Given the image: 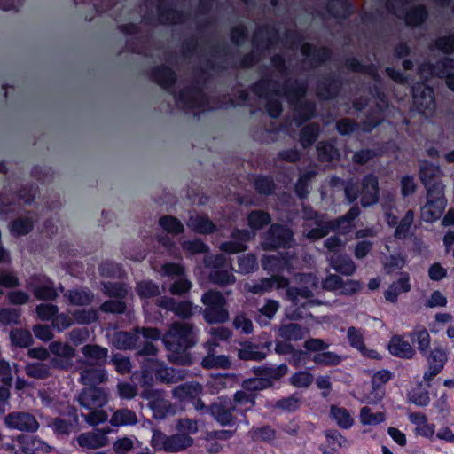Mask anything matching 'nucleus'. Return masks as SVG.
<instances>
[{
    "label": "nucleus",
    "mask_w": 454,
    "mask_h": 454,
    "mask_svg": "<svg viewBox=\"0 0 454 454\" xmlns=\"http://www.w3.org/2000/svg\"><path fill=\"white\" fill-rule=\"evenodd\" d=\"M145 11L142 16V21L153 25L182 24L186 20L183 11L177 10L172 0H145Z\"/></svg>",
    "instance_id": "7"
},
{
    "label": "nucleus",
    "mask_w": 454,
    "mask_h": 454,
    "mask_svg": "<svg viewBox=\"0 0 454 454\" xmlns=\"http://www.w3.org/2000/svg\"><path fill=\"white\" fill-rule=\"evenodd\" d=\"M332 267L343 275L350 276L356 270V265L352 259L347 255H337L331 259Z\"/></svg>",
    "instance_id": "59"
},
{
    "label": "nucleus",
    "mask_w": 454,
    "mask_h": 454,
    "mask_svg": "<svg viewBox=\"0 0 454 454\" xmlns=\"http://www.w3.org/2000/svg\"><path fill=\"white\" fill-rule=\"evenodd\" d=\"M24 371L30 378L46 380L51 375V364L43 362L28 363Z\"/></svg>",
    "instance_id": "53"
},
{
    "label": "nucleus",
    "mask_w": 454,
    "mask_h": 454,
    "mask_svg": "<svg viewBox=\"0 0 454 454\" xmlns=\"http://www.w3.org/2000/svg\"><path fill=\"white\" fill-rule=\"evenodd\" d=\"M411 290L410 277L407 273H402L400 278L393 282L384 293L385 299L395 303L401 293H407Z\"/></svg>",
    "instance_id": "40"
},
{
    "label": "nucleus",
    "mask_w": 454,
    "mask_h": 454,
    "mask_svg": "<svg viewBox=\"0 0 454 454\" xmlns=\"http://www.w3.org/2000/svg\"><path fill=\"white\" fill-rule=\"evenodd\" d=\"M231 399L228 396H218L216 400L208 406V414L222 427H232L236 424L237 419Z\"/></svg>",
    "instance_id": "14"
},
{
    "label": "nucleus",
    "mask_w": 454,
    "mask_h": 454,
    "mask_svg": "<svg viewBox=\"0 0 454 454\" xmlns=\"http://www.w3.org/2000/svg\"><path fill=\"white\" fill-rule=\"evenodd\" d=\"M262 266L266 271L278 276L294 267L293 259L286 253L285 255H269L262 260Z\"/></svg>",
    "instance_id": "33"
},
{
    "label": "nucleus",
    "mask_w": 454,
    "mask_h": 454,
    "mask_svg": "<svg viewBox=\"0 0 454 454\" xmlns=\"http://www.w3.org/2000/svg\"><path fill=\"white\" fill-rule=\"evenodd\" d=\"M307 329L302 325L289 322L282 324L278 329V335L286 341H298L304 339Z\"/></svg>",
    "instance_id": "42"
},
{
    "label": "nucleus",
    "mask_w": 454,
    "mask_h": 454,
    "mask_svg": "<svg viewBox=\"0 0 454 454\" xmlns=\"http://www.w3.org/2000/svg\"><path fill=\"white\" fill-rule=\"evenodd\" d=\"M413 104L420 113H431L435 108L434 94L431 87L424 82L412 86Z\"/></svg>",
    "instance_id": "21"
},
{
    "label": "nucleus",
    "mask_w": 454,
    "mask_h": 454,
    "mask_svg": "<svg viewBox=\"0 0 454 454\" xmlns=\"http://www.w3.org/2000/svg\"><path fill=\"white\" fill-rule=\"evenodd\" d=\"M329 343L322 339L309 338L305 340L303 347L313 353L311 360L318 366L331 367L339 365L342 357L335 352L327 351Z\"/></svg>",
    "instance_id": "11"
},
{
    "label": "nucleus",
    "mask_w": 454,
    "mask_h": 454,
    "mask_svg": "<svg viewBox=\"0 0 454 454\" xmlns=\"http://www.w3.org/2000/svg\"><path fill=\"white\" fill-rule=\"evenodd\" d=\"M73 419L67 420L63 418H56L52 420L51 427L54 433L61 437L68 436L78 424V416L74 409L69 412Z\"/></svg>",
    "instance_id": "44"
},
{
    "label": "nucleus",
    "mask_w": 454,
    "mask_h": 454,
    "mask_svg": "<svg viewBox=\"0 0 454 454\" xmlns=\"http://www.w3.org/2000/svg\"><path fill=\"white\" fill-rule=\"evenodd\" d=\"M301 53L305 57L302 65L309 64L307 70L317 68L329 60L333 54L330 48L325 46L316 47L309 43H303L301 45Z\"/></svg>",
    "instance_id": "19"
},
{
    "label": "nucleus",
    "mask_w": 454,
    "mask_h": 454,
    "mask_svg": "<svg viewBox=\"0 0 454 454\" xmlns=\"http://www.w3.org/2000/svg\"><path fill=\"white\" fill-rule=\"evenodd\" d=\"M27 287L38 300L53 301L59 296L55 283L45 275L39 274L30 277Z\"/></svg>",
    "instance_id": "15"
},
{
    "label": "nucleus",
    "mask_w": 454,
    "mask_h": 454,
    "mask_svg": "<svg viewBox=\"0 0 454 454\" xmlns=\"http://www.w3.org/2000/svg\"><path fill=\"white\" fill-rule=\"evenodd\" d=\"M261 78L250 87L254 97L266 101L265 107L272 118L280 116L283 111L280 98H285L294 108V117L298 125L310 120L316 113V105L305 101L308 82L289 76V67L284 56L276 53L270 58V65L259 67Z\"/></svg>",
    "instance_id": "2"
},
{
    "label": "nucleus",
    "mask_w": 454,
    "mask_h": 454,
    "mask_svg": "<svg viewBox=\"0 0 454 454\" xmlns=\"http://www.w3.org/2000/svg\"><path fill=\"white\" fill-rule=\"evenodd\" d=\"M423 356L427 358L428 364V367L424 372L423 379L429 383L442 371L448 360V356L445 349L438 344H434L433 349H428L427 355Z\"/></svg>",
    "instance_id": "18"
},
{
    "label": "nucleus",
    "mask_w": 454,
    "mask_h": 454,
    "mask_svg": "<svg viewBox=\"0 0 454 454\" xmlns=\"http://www.w3.org/2000/svg\"><path fill=\"white\" fill-rule=\"evenodd\" d=\"M231 270L232 267L210 270L208 279L212 284L221 287L233 285L236 282V277Z\"/></svg>",
    "instance_id": "48"
},
{
    "label": "nucleus",
    "mask_w": 454,
    "mask_h": 454,
    "mask_svg": "<svg viewBox=\"0 0 454 454\" xmlns=\"http://www.w3.org/2000/svg\"><path fill=\"white\" fill-rule=\"evenodd\" d=\"M146 340H159L161 338L165 348L170 352L168 359L178 364H191L192 358L187 351L197 343V331L193 325L184 322H174L168 332L161 336L157 328H137Z\"/></svg>",
    "instance_id": "3"
},
{
    "label": "nucleus",
    "mask_w": 454,
    "mask_h": 454,
    "mask_svg": "<svg viewBox=\"0 0 454 454\" xmlns=\"http://www.w3.org/2000/svg\"><path fill=\"white\" fill-rule=\"evenodd\" d=\"M108 380V372L104 365L86 364L81 369L79 381L86 387H98Z\"/></svg>",
    "instance_id": "26"
},
{
    "label": "nucleus",
    "mask_w": 454,
    "mask_h": 454,
    "mask_svg": "<svg viewBox=\"0 0 454 454\" xmlns=\"http://www.w3.org/2000/svg\"><path fill=\"white\" fill-rule=\"evenodd\" d=\"M17 442L23 454H35L36 450H47L50 446L35 435L20 434Z\"/></svg>",
    "instance_id": "43"
},
{
    "label": "nucleus",
    "mask_w": 454,
    "mask_h": 454,
    "mask_svg": "<svg viewBox=\"0 0 454 454\" xmlns=\"http://www.w3.org/2000/svg\"><path fill=\"white\" fill-rule=\"evenodd\" d=\"M187 225L193 231L200 234H209L216 231V226L207 216L192 215L187 222Z\"/></svg>",
    "instance_id": "50"
},
{
    "label": "nucleus",
    "mask_w": 454,
    "mask_h": 454,
    "mask_svg": "<svg viewBox=\"0 0 454 454\" xmlns=\"http://www.w3.org/2000/svg\"><path fill=\"white\" fill-rule=\"evenodd\" d=\"M231 51L225 43H210L200 46L196 36L185 38L181 54L166 50L160 57L165 64L152 69V77L169 92L176 104L184 110H211L207 91L212 77L209 71L220 72L237 63L229 62Z\"/></svg>",
    "instance_id": "1"
},
{
    "label": "nucleus",
    "mask_w": 454,
    "mask_h": 454,
    "mask_svg": "<svg viewBox=\"0 0 454 454\" xmlns=\"http://www.w3.org/2000/svg\"><path fill=\"white\" fill-rule=\"evenodd\" d=\"M345 66L350 71L370 75L375 82V84L370 89V94L374 99L377 114L368 117L369 127L364 129L365 131H371L381 122L382 117L380 114L388 107L387 97L381 88V77L374 64H363L355 57L347 58L345 60Z\"/></svg>",
    "instance_id": "4"
},
{
    "label": "nucleus",
    "mask_w": 454,
    "mask_h": 454,
    "mask_svg": "<svg viewBox=\"0 0 454 454\" xmlns=\"http://www.w3.org/2000/svg\"><path fill=\"white\" fill-rule=\"evenodd\" d=\"M414 222V212L410 209L404 216L398 222L395 229L394 237L398 239H405L408 238L411 225Z\"/></svg>",
    "instance_id": "61"
},
{
    "label": "nucleus",
    "mask_w": 454,
    "mask_h": 454,
    "mask_svg": "<svg viewBox=\"0 0 454 454\" xmlns=\"http://www.w3.org/2000/svg\"><path fill=\"white\" fill-rule=\"evenodd\" d=\"M411 0H386L387 11L398 18H403L408 27H419L428 17L424 5H415L407 10Z\"/></svg>",
    "instance_id": "9"
},
{
    "label": "nucleus",
    "mask_w": 454,
    "mask_h": 454,
    "mask_svg": "<svg viewBox=\"0 0 454 454\" xmlns=\"http://www.w3.org/2000/svg\"><path fill=\"white\" fill-rule=\"evenodd\" d=\"M5 426L12 430L20 432L35 433L39 428V422L36 418L26 411H12L4 417Z\"/></svg>",
    "instance_id": "16"
},
{
    "label": "nucleus",
    "mask_w": 454,
    "mask_h": 454,
    "mask_svg": "<svg viewBox=\"0 0 454 454\" xmlns=\"http://www.w3.org/2000/svg\"><path fill=\"white\" fill-rule=\"evenodd\" d=\"M361 205L367 207L376 204L379 200V180L373 174L364 176L360 184Z\"/></svg>",
    "instance_id": "28"
},
{
    "label": "nucleus",
    "mask_w": 454,
    "mask_h": 454,
    "mask_svg": "<svg viewBox=\"0 0 454 454\" xmlns=\"http://www.w3.org/2000/svg\"><path fill=\"white\" fill-rule=\"evenodd\" d=\"M419 74L427 80L437 76L446 81L447 86L454 91V59L444 57L435 63L424 62L419 67Z\"/></svg>",
    "instance_id": "10"
},
{
    "label": "nucleus",
    "mask_w": 454,
    "mask_h": 454,
    "mask_svg": "<svg viewBox=\"0 0 454 454\" xmlns=\"http://www.w3.org/2000/svg\"><path fill=\"white\" fill-rule=\"evenodd\" d=\"M318 160L322 162H331L339 157V151L333 142H319L317 145Z\"/></svg>",
    "instance_id": "64"
},
{
    "label": "nucleus",
    "mask_w": 454,
    "mask_h": 454,
    "mask_svg": "<svg viewBox=\"0 0 454 454\" xmlns=\"http://www.w3.org/2000/svg\"><path fill=\"white\" fill-rule=\"evenodd\" d=\"M289 281L286 278L272 275L270 278H264L257 282L247 283L246 289L254 294H262L270 292L274 286L278 288L286 287Z\"/></svg>",
    "instance_id": "32"
},
{
    "label": "nucleus",
    "mask_w": 454,
    "mask_h": 454,
    "mask_svg": "<svg viewBox=\"0 0 454 454\" xmlns=\"http://www.w3.org/2000/svg\"><path fill=\"white\" fill-rule=\"evenodd\" d=\"M331 417L336 421L337 425L344 429L352 427L354 420L348 411L342 407L333 405L330 410Z\"/></svg>",
    "instance_id": "62"
},
{
    "label": "nucleus",
    "mask_w": 454,
    "mask_h": 454,
    "mask_svg": "<svg viewBox=\"0 0 454 454\" xmlns=\"http://www.w3.org/2000/svg\"><path fill=\"white\" fill-rule=\"evenodd\" d=\"M256 393H248L243 388L236 391L231 399L236 413L245 416L247 411H252L256 403Z\"/></svg>",
    "instance_id": "37"
},
{
    "label": "nucleus",
    "mask_w": 454,
    "mask_h": 454,
    "mask_svg": "<svg viewBox=\"0 0 454 454\" xmlns=\"http://www.w3.org/2000/svg\"><path fill=\"white\" fill-rule=\"evenodd\" d=\"M64 297H66L72 305L87 306L92 302L94 294L89 288L82 287L67 290L64 294Z\"/></svg>",
    "instance_id": "45"
},
{
    "label": "nucleus",
    "mask_w": 454,
    "mask_h": 454,
    "mask_svg": "<svg viewBox=\"0 0 454 454\" xmlns=\"http://www.w3.org/2000/svg\"><path fill=\"white\" fill-rule=\"evenodd\" d=\"M427 203L421 207V219L426 223H433L442 216L446 207L444 190L441 191L438 185L427 192Z\"/></svg>",
    "instance_id": "13"
},
{
    "label": "nucleus",
    "mask_w": 454,
    "mask_h": 454,
    "mask_svg": "<svg viewBox=\"0 0 454 454\" xmlns=\"http://www.w3.org/2000/svg\"><path fill=\"white\" fill-rule=\"evenodd\" d=\"M208 333L211 338L205 343V347H209L210 348H215L219 346V341H226L232 335L231 330L225 326L211 327L208 330Z\"/></svg>",
    "instance_id": "56"
},
{
    "label": "nucleus",
    "mask_w": 454,
    "mask_h": 454,
    "mask_svg": "<svg viewBox=\"0 0 454 454\" xmlns=\"http://www.w3.org/2000/svg\"><path fill=\"white\" fill-rule=\"evenodd\" d=\"M137 422L138 419L136 412L128 408L116 410L110 419V423L114 427L134 426Z\"/></svg>",
    "instance_id": "47"
},
{
    "label": "nucleus",
    "mask_w": 454,
    "mask_h": 454,
    "mask_svg": "<svg viewBox=\"0 0 454 454\" xmlns=\"http://www.w3.org/2000/svg\"><path fill=\"white\" fill-rule=\"evenodd\" d=\"M410 340L417 348L421 355H427L429 349L431 338L427 330L422 325H417L412 332L408 334Z\"/></svg>",
    "instance_id": "46"
},
{
    "label": "nucleus",
    "mask_w": 454,
    "mask_h": 454,
    "mask_svg": "<svg viewBox=\"0 0 454 454\" xmlns=\"http://www.w3.org/2000/svg\"><path fill=\"white\" fill-rule=\"evenodd\" d=\"M442 174V169L439 166H435L427 160L420 163L419 177L427 190V192L431 189L436 188L438 184L441 186V191L444 190V185L440 180Z\"/></svg>",
    "instance_id": "29"
},
{
    "label": "nucleus",
    "mask_w": 454,
    "mask_h": 454,
    "mask_svg": "<svg viewBox=\"0 0 454 454\" xmlns=\"http://www.w3.org/2000/svg\"><path fill=\"white\" fill-rule=\"evenodd\" d=\"M156 304L182 319H188L194 314L192 303L189 301H177L172 297L161 296L156 300Z\"/></svg>",
    "instance_id": "24"
},
{
    "label": "nucleus",
    "mask_w": 454,
    "mask_h": 454,
    "mask_svg": "<svg viewBox=\"0 0 454 454\" xmlns=\"http://www.w3.org/2000/svg\"><path fill=\"white\" fill-rule=\"evenodd\" d=\"M302 41L301 34L296 29H286L283 34V36L279 35V39L275 46V49L278 46L279 43L282 44L283 47L288 48L290 50H296Z\"/></svg>",
    "instance_id": "60"
},
{
    "label": "nucleus",
    "mask_w": 454,
    "mask_h": 454,
    "mask_svg": "<svg viewBox=\"0 0 454 454\" xmlns=\"http://www.w3.org/2000/svg\"><path fill=\"white\" fill-rule=\"evenodd\" d=\"M271 347V341L259 344L243 342L238 350V356L241 360L262 361L270 353Z\"/></svg>",
    "instance_id": "30"
},
{
    "label": "nucleus",
    "mask_w": 454,
    "mask_h": 454,
    "mask_svg": "<svg viewBox=\"0 0 454 454\" xmlns=\"http://www.w3.org/2000/svg\"><path fill=\"white\" fill-rule=\"evenodd\" d=\"M300 281L306 284V286H289L286 290V295L295 306L299 305V297H312L313 289L317 288L318 284L316 276L311 273L300 275Z\"/></svg>",
    "instance_id": "23"
},
{
    "label": "nucleus",
    "mask_w": 454,
    "mask_h": 454,
    "mask_svg": "<svg viewBox=\"0 0 454 454\" xmlns=\"http://www.w3.org/2000/svg\"><path fill=\"white\" fill-rule=\"evenodd\" d=\"M173 395L180 400L192 399L202 393V386L199 383H184L173 389Z\"/></svg>",
    "instance_id": "54"
},
{
    "label": "nucleus",
    "mask_w": 454,
    "mask_h": 454,
    "mask_svg": "<svg viewBox=\"0 0 454 454\" xmlns=\"http://www.w3.org/2000/svg\"><path fill=\"white\" fill-rule=\"evenodd\" d=\"M163 275L175 277L176 279L169 286V292L175 295H182L190 291L192 282L184 276V268L176 263H165L162 266Z\"/></svg>",
    "instance_id": "20"
},
{
    "label": "nucleus",
    "mask_w": 454,
    "mask_h": 454,
    "mask_svg": "<svg viewBox=\"0 0 454 454\" xmlns=\"http://www.w3.org/2000/svg\"><path fill=\"white\" fill-rule=\"evenodd\" d=\"M294 244L292 230L285 225L271 224L264 234L262 246L265 250L287 248Z\"/></svg>",
    "instance_id": "12"
},
{
    "label": "nucleus",
    "mask_w": 454,
    "mask_h": 454,
    "mask_svg": "<svg viewBox=\"0 0 454 454\" xmlns=\"http://www.w3.org/2000/svg\"><path fill=\"white\" fill-rule=\"evenodd\" d=\"M254 233L247 229H234L231 233V240L220 245V249L228 254H236L247 250V242L249 241Z\"/></svg>",
    "instance_id": "27"
},
{
    "label": "nucleus",
    "mask_w": 454,
    "mask_h": 454,
    "mask_svg": "<svg viewBox=\"0 0 454 454\" xmlns=\"http://www.w3.org/2000/svg\"><path fill=\"white\" fill-rule=\"evenodd\" d=\"M327 12L340 19L348 18L352 12V5L348 0H330L326 5Z\"/></svg>",
    "instance_id": "49"
},
{
    "label": "nucleus",
    "mask_w": 454,
    "mask_h": 454,
    "mask_svg": "<svg viewBox=\"0 0 454 454\" xmlns=\"http://www.w3.org/2000/svg\"><path fill=\"white\" fill-rule=\"evenodd\" d=\"M108 399L109 394L103 387H84L81 390L77 401L81 407L89 411L82 414L88 424L96 426L108 419V414L103 410Z\"/></svg>",
    "instance_id": "6"
},
{
    "label": "nucleus",
    "mask_w": 454,
    "mask_h": 454,
    "mask_svg": "<svg viewBox=\"0 0 454 454\" xmlns=\"http://www.w3.org/2000/svg\"><path fill=\"white\" fill-rule=\"evenodd\" d=\"M207 355L202 358L200 364L204 369H228L231 362L228 356L224 355H216L215 348L205 347Z\"/></svg>",
    "instance_id": "41"
},
{
    "label": "nucleus",
    "mask_w": 454,
    "mask_h": 454,
    "mask_svg": "<svg viewBox=\"0 0 454 454\" xmlns=\"http://www.w3.org/2000/svg\"><path fill=\"white\" fill-rule=\"evenodd\" d=\"M342 86V79L335 72H329L318 79L316 85V94L322 100L334 98Z\"/></svg>",
    "instance_id": "17"
},
{
    "label": "nucleus",
    "mask_w": 454,
    "mask_h": 454,
    "mask_svg": "<svg viewBox=\"0 0 454 454\" xmlns=\"http://www.w3.org/2000/svg\"><path fill=\"white\" fill-rule=\"evenodd\" d=\"M315 226L309 223L303 224V236L310 241L318 240L329 234L332 230H337L333 222L325 219L317 220Z\"/></svg>",
    "instance_id": "36"
},
{
    "label": "nucleus",
    "mask_w": 454,
    "mask_h": 454,
    "mask_svg": "<svg viewBox=\"0 0 454 454\" xmlns=\"http://www.w3.org/2000/svg\"><path fill=\"white\" fill-rule=\"evenodd\" d=\"M49 350L58 356L51 360V364L54 368L69 370L73 366L72 359L75 356V350L70 345L53 341L50 343Z\"/></svg>",
    "instance_id": "22"
},
{
    "label": "nucleus",
    "mask_w": 454,
    "mask_h": 454,
    "mask_svg": "<svg viewBox=\"0 0 454 454\" xmlns=\"http://www.w3.org/2000/svg\"><path fill=\"white\" fill-rule=\"evenodd\" d=\"M201 302L205 305L202 316L207 323L223 324L229 320L227 301L221 292L212 289L205 292L201 297Z\"/></svg>",
    "instance_id": "8"
},
{
    "label": "nucleus",
    "mask_w": 454,
    "mask_h": 454,
    "mask_svg": "<svg viewBox=\"0 0 454 454\" xmlns=\"http://www.w3.org/2000/svg\"><path fill=\"white\" fill-rule=\"evenodd\" d=\"M167 443V452H178L191 447L193 444V439L179 433L168 435Z\"/></svg>",
    "instance_id": "55"
},
{
    "label": "nucleus",
    "mask_w": 454,
    "mask_h": 454,
    "mask_svg": "<svg viewBox=\"0 0 454 454\" xmlns=\"http://www.w3.org/2000/svg\"><path fill=\"white\" fill-rule=\"evenodd\" d=\"M320 126L317 123L305 125L300 132V143L303 148L311 146L318 138Z\"/></svg>",
    "instance_id": "58"
},
{
    "label": "nucleus",
    "mask_w": 454,
    "mask_h": 454,
    "mask_svg": "<svg viewBox=\"0 0 454 454\" xmlns=\"http://www.w3.org/2000/svg\"><path fill=\"white\" fill-rule=\"evenodd\" d=\"M138 336L128 332L119 331L114 333L112 337V344L118 349H132L136 348Z\"/></svg>",
    "instance_id": "51"
},
{
    "label": "nucleus",
    "mask_w": 454,
    "mask_h": 454,
    "mask_svg": "<svg viewBox=\"0 0 454 454\" xmlns=\"http://www.w3.org/2000/svg\"><path fill=\"white\" fill-rule=\"evenodd\" d=\"M110 432L107 430L96 429L91 432L82 433L77 438L78 444L82 448L98 449L107 444L108 439L106 434Z\"/></svg>",
    "instance_id": "35"
},
{
    "label": "nucleus",
    "mask_w": 454,
    "mask_h": 454,
    "mask_svg": "<svg viewBox=\"0 0 454 454\" xmlns=\"http://www.w3.org/2000/svg\"><path fill=\"white\" fill-rule=\"evenodd\" d=\"M349 345L357 349L364 356L371 359H380V355L374 349L367 348L364 344V331L351 326L347 331Z\"/></svg>",
    "instance_id": "34"
},
{
    "label": "nucleus",
    "mask_w": 454,
    "mask_h": 454,
    "mask_svg": "<svg viewBox=\"0 0 454 454\" xmlns=\"http://www.w3.org/2000/svg\"><path fill=\"white\" fill-rule=\"evenodd\" d=\"M185 376L184 371L167 367L164 363L159 361L157 365V380L163 383H175L183 380Z\"/></svg>",
    "instance_id": "52"
},
{
    "label": "nucleus",
    "mask_w": 454,
    "mask_h": 454,
    "mask_svg": "<svg viewBox=\"0 0 454 454\" xmlns=\"http://www.w3.org/2000/svg\"><path fill=\"white\" fill-rule=\"evenodd\" d=\"M253 440L261 441L269 444H274L277 438L276 430L270 425L253 427L250 430Z\"/></svg>",
    "instance_id": "57"
},
{
    "label": "nucleus",
    "mask_w": 454,
    "mask_h": 454,
    "mask_svg": "<svg viewBox=\"0 0 454 454\" xmlns=\"http://www.w3.org/2000/svg\"><path fill=\"white\" fill-rule=\"evenodd\" d=\"M159 360L156 358H145L142 361L140 371L133 372L131 380L142 387H150L153 383V377L157 378V365Z\"/></svg>",
    "instance_id": "31"
},
{
    "label": "nucleus",
    "mask_w": 454,
    "mask_h": 454,
    "mask_svg": "<svg viewBox=\"0 0 454 454\" xmlns=\"http://www.w3.org/2000/svg\"><path fill=\"white\" fill-rule=\"evenodd\" d=\"M317 171L309 170L300 176L295 184L294 191L300 199H305L309 193V183L316 176Z\"/></svg>",
    "instance_id": "63"
},
{
    "label": "nucleus",
    "mask_w": 454,
    "mask_h": 454,
    "mask_svg": "<svg viewBox=\"0 0 454 454\" xmlns=\"http://www.w3.org/2000/svg\"><path fill=\"white\" fill-rule=\"evenodd\" d=\"M82 353L88 364L105 365L108 357V349L96 344H87L82 348Z\"/></svg>",
    "instance_id": "39"
},
{
    "label": "nucleus",
    "mask_w": 454,
    "mask_h": 454,
    "mask_svg": "<svg viewBox=\"0 0 454 454\" xmlns=\"http://www.w3.org/2000/svg\"><path fill=\"white\" fill-rule=\"evenodd\" d=\"M278 39L279 31L275 26L270 24L258 26L252 36L253 50L241 58L239 67H253L266 51L275 49Z\"/></svg>",
    "instance_id": "5"
},
{
    "label": "nucleus",
    "mask_w": 454,
    "mask_h": 454,
    "mask_svg": "<svg viewBox=\"0 0 454 454\" xmlns=\"http://www.w3.org/2000/svg\"><path fill=\"white\" fill-rule=\"evenodd\" d=\"M387 348L392 356L403 359H411L416 354L410 342L400 335H395L390 339Z\"/></svg>",
    "instance_id": "38"
},
{
    "label": "nucleus",
    "mask_w": 454,
    "mask_h": 454,
    "mask_svg": "<svg viewBox=\"0 0 454 454\" xmlns=\"http://www.w3.org/2000/svg\"><path fill=\"white\" fill-rule=\"evenodd\" d=\"M121 29L123 33L132 35L133 37L127 41V47L132 51L145 56H152L150 51V38L145 36V38H137L139 27L134 23H129L121 26Z\"/></svg>",
    "instance_id": "25"
}]
</instances>
